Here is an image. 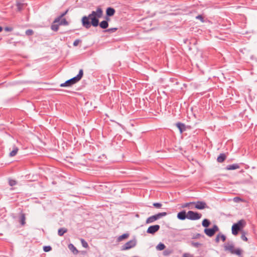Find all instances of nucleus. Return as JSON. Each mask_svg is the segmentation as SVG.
I'll return each instance as SVG.
<instances>
[{
  "mask_svg": "<svg viewBox=\"0 0 257 257\" xmlns=\"http://www.w3.org/2000/svg\"><path fill=\"white\" fill-rule=\"evenodd\" d=\"M103 12L101 8H97L96 11H92L88 16H84L82 18V26L86 29L91 27H97L99 25L98 19L102 16Z\"/></svg>",
  "mask_w": 257,
  "mask_h": 257,
  "instance_id": "f257e3e1",
  "label": "nucleus"
},
{
  "mask_svg": "<svg viewBox=\"0 0 257 257\" xmlns=\"http://www.w3.org/2000/svg\"><path fill=\"white\" fill-rule=\"evenodd\" d=\"M246 225V222L244 219L239 220L237 223H234L231 227L232 233L234 235L238 234L239 231H243L242 229Z\"/></svg>",
  "mask_w": 257,
  "mask_h": 257,
  "instance_id": "f03ea898",
  "label": "nucleus"
},
{
  "mask_svg": "<svg viewBox=\"0 0 257 257\" xmlns=\"http://www.w3.org/2000/svg\"><path fill=\"white\" fill-rule=\"evenodd\" d=\"M224 248L225 250L229 251L231 254L237 255L239 257L242 256V250L239 248L235 249L234 245L233 243L225 244Z\"/></svg>",
  "mask_w": 257,
  "mask_h": 257,
  "instance_id": "7ed1b4c3",
  "label": "nucleus"
},
{
  "mask_svg": "<svg viewBox=\"0 0 257 257\" xmlns=\"http://www.w3.org/2000/svg\"><path fill=\"white\" fill-rule=\"evenodd\" d=\"M83 74V71L82 69H80L79 71L78 74L76 76H75L69 80H68L64 83H62L60 85V86L61 87L69 86L73 84L76 83V82L79 81L81 79V78L82 77Z\"/></svg>",
  "mask_w": 257,
  "mask_h": 257,
  "instance_id": "20e7f679",
  "label": "nucleus"
},
{
  "mask_svg": "<svg viewBox=\"0 0 257 257\" xmlns=\"http://www.w3.org/2000/svg\"><path fill=\"white\" fill-rule=\"evenodd\" d=\"M137 244V240L136 239L134 238L133 239H132L127 242H126L125 244L122 245L121 246V250H125L130 249L134 247H135Z\"/></svg>",
  "mask_w": 257,
  "mask_h": 257,
  "instance_id": "39448f33",
  "label": "nucleus"
},
{
  "mask_svg": "<svg viewBox=\"0 0 257 257\" xmlns=\"http://www.w3.org/2000/svg\"><path fill=\"white\" fill-rule=\"evenodd\" d=\"M187 219L191 220H196L200 219L202 214L197 212L189 211L187 212Z\"/></svg>",
  "mask_w": 257,
  "mask_h": 257,
  "instance_id": "423d86ee",
  "label": "nucleus"
},
{
  "mask_svg": "<svg viewBox=\"0 0 257 257\" xmlns=\"http://www.w3.org/2000/svg\"><path fill=\"white\" fill-rule=\"evenodd\" d=\"M218 227L216 225H214L212 228H206L204 229V232L209 237L213 236L215 232L218 231Z\"/></svg>",
  "mask_w": 257,
  "mask_h": 257,
  "instance_id": "0eeeda50",
  "label": "nucleus"
},
{
  "mask_svg": "<svg viewBox=\"0 0 257 257\" xmlns=\"http://www.w3.org/2000/svg\"><path fill=\"white\" fill-rule=\"evenodd\" d=\"M160 228V226L159 225L156 224L154 225H151L149 226L147 230V232L148 233L154 234L156 232H157Z\"/></svg>",
  "mask_w": 257,
  "mask_h": 257,
  "instance_id": "6e6552de",
  "label": "nucleus"
},
{
  "mask_svg": "<svg viewBox=\"0 0 257 257\" xmlns=\"http://www.w3.org/2000/svg\"><path fill=\"white\" fill-rule=\"evenodd\" d=\"M194 204L195 205V208L199 210H202L208 207L206 203L204 201H198L195 202V203Z\"/></svg>",
  "mask_w": 257,
  "mask_h": 257,
  "instance_id": "1a4fd4ad",
  "label": "nucleus"
},
{
  "mask_svg": "<svg viewBox=\"0 0 257 257\" xmlns=\"http://www.w3.org/2000/svg\"><path fill=\"white\" fill-rule=\"evenodd\" d=\"M187 213L186 214V211L185 210L181 211L178 213L177 214V218L181 220H184L185 219L187 218Z\"/></svg>",
  "mask_w": 257,
  "mask_h": 257,
  "instance_id": "9d476101",
  "label": "nucleus"
},
{
  "mask_svg": "<svg viewBox=\"0 0 257 257\" xmlns=\"http://www.w3.org/2000/svg\"><path fill=\"white\" fill-rule=\"evenodd\" d=\"M19 151V148L15 145L13 146V150L10 153L9 156L11 157L15 156Z\"/></svg>",
  "mask_w": 257,
  "mask_h": 257,
  "instance_id": "9b49d317",
  "label": "nucleus"
},
{
  "mask_svg": "<svg viewBox=\"0 0 257 257\" xmlns=\"http://www.w3.org/2000/svg\"><path fill=\"white\" fill-rule=\"evenodd\" d=\"M109 20V18H106V20L101 22L99 24V26L100 28L103 29H106L108 26V23L107 21Z\"/></svg>",
  "mask_w": 257,
  "mask_h": 257,
  "instance_id": "f8f14e48",
  "label": "nucleus"
},
{
  "mask_svg": "<svg viewBox=\"0 0 257 257\" xmlns=\"http://www.w3.org/2000/svg\"><path fill=\"white\" fill-rule=\"evenodd\" d=\"M106 13L107 17L112 16L115 13V10L112 8L109 7L106 9Z\"/></svg>",
  "mask_w": 257,
  "mask_h": 257,
  "instance_id": "ddd939ff",
  "label": "nucleus"
},
{
  "mask_svg": "<svg viewBox=\"0 0 257 257\" xmlns=\"http://www.w3.org/2000/svg\"><path fill=\"white\" fill-rule=\"evenodd\" d=\"M239 167L240 166L238 164H233L227 165L226 167V169L228 170H232L239 169Z\"/></svg>",
  "mask_w": 257,
  "mask_h": 257,
  "instance_id": "4468645a",
  "label": "nucleus"
},
{
  "mask_svg": "<svg viewBox=\"0 0 257 257\" xmlns=\"http://www.w3.org/2000/svg\"><path fill=\"white\" fill-rule=\"evenodd\" d=\"M226 158V156L224 153L220 154L217 158V161L218 163L223 162Z\"/></svg>",
  "mask_w": 257,
  "mask_h": 257,
  "instance_id": "2eb2a0df",
  "label": "nucleus"
},
{
  "mask_svg": "<svg viewBox=\"0 0 257 257\" xmlns=\"http://www.w3.org/2000/svg\"><path fill=\"white\" fill-rule=\"evenodd\" d=\"M157 220H158L157 218V216H156V214H155L154 215L151 216L149 217H148L147 219L146 222L147 224L151 223L154 222V221H155Z\"/></svg>",
  "mask_w": 257,
  "mask_h": 257,
  "instance_id": "dca6fc26",
  "label": "nucleus"
},
{
  "mask_svg": "<svg viewBox=\"0 0 257 257\" xmlns=\"http://www.w3.org/2000/svg\"><path fill=\"white\" fill-rule=\"evenodd\" d=\"M68 248L74 254H77L78 253V250L73 244H69Z\"/></svg>",
  "mask_w": 257,
  "mask_h": 257,
  "instance_id": "f3484780",
  "label": "nucleus"
},
{
  "mask_svg": "<svg viewBox=\"0 0 257 257\" xmlns=\"http://www.w3.org/2000/svg\"><path fill=\"white\" fill-rule=\"evenodd\" d=\"M68 231L67 228L65 227H62L58 229V234L60 236H62L64 235V233H66Z\"/></svg>",
  "mask_w": 257,
  "mask_h": 257,
  "instance_id": "a211bd4d",
  "label": "nucleus"
},
{
  "mask_svg": "<svg viewBox=\"0 0 257 257\" xmlns=\"http://www.w3.org/2000/svg\"><path fill=\"white\" fill-rule=\"evenodd\" d=\"M195 203V202H187L182 204V208H188L189 209H192V207H190V205L192 204H194Z\"/></svg>",
  "mask_w": 257,
  "mask_h": 257,
  "instance_id": "6ab92c4d",
  "label": "nucleus"
},
{
  "mask_svg": "<svg viewBox=\"0 0 257 257\" xmlns=\"http://www.w3.org/2000/svg\"><path fill=\"white\" fill-rule=\"evenodd\" d=\"M210 224V221H209V220H208L207 219H203L202 222V226L203 227H206V228L207 227H208L209 226Z\"/></svg>",
  "mask_w": 257,
  "mask_h": 257,
  "instance_id": "aec40b11",
  "label": "nucleus"
},
{
  "mask_svg": "<svg viewBox=\"0 0 257 257\" xmlns=\"http://www.w3.org/2000/svg\"><path fill=\"white\" fill-rule=\"evenodd\" d=\"M67 11H66L65 12L62 14L60 16L56 18L54 21V23H57L58 22H59L61 20V19H62L63 17L66 14V13H67Z\"/></svg>",
  "mask_w": 257,
  "mask_h": 257,
  "instance_id": "412c9836",
  "label": "nucleus"
},
{
  "mask_svg": "<svg viewBox=\"0 0 257 257\" xmlns=\"http://www.w3.org/2000/svg\"><path fill=\"white\" fill-rule=\"evenodd\" d=\"M128 236H129V234L128 233H124V234L120 235L119 236H118V237L117 238V241H121L123 239L127 238L128 237Z\"/></svg>",
  "mask_w": 257,
  "mask_h": 257,
  "instance_id": "4be33fe9",
  "label": "nucleus"
},
{
  "mask_svg": "<svg viewBox=\"0 0 257 257\" xmlns=\"http://www.w3.org/2000/svg\"><path fill=\"white\" fill-rule=\"evenodd\" d=\"M167 214H168V213L167 212H160L157 214H156V215L157 216V219H159L163 217L166 216Z\"/></svg>",
  "mask_w": 257,
  "mask_h": 257,
  "instance_id": "5701e85b",
  "label": "nucleus"
},
{
  "mask_svg": "<svg viewBox=\"0 0 257 257\" xmlns=\"http://www.w3.org/2000/svg\"><path fill=\"white\" fill-rule=\"evenodd\" d=\"M25 215L24 214H22L20 216V222L22 225H24L26 223L25 222Z\"/></svg>",
  "mask_w": 257,
  "mask_h": 257,
  "instance_id": "b1692460",
  "label": "nucleus"
},
{
  "mask_svg": "<svg viewBox=\"0 0 257 257\" xmlns=\"http://www.w3.org/2000/svg\"><path fill=\"white\" fill-rule=\"evenodd\" d=\"M166 247L165 245L163 243H159L156 246V248L159 250H162Z\"/></svg>",
  "mask_w": 257,
  "mask_h": 257,
  "instance_id": "393cba45",
  "label": "nucleus"
},
{
  "mask_svg": "<svg viewBox=\"0 0 257 257\" xmlns=\"http://www.w3.org/2000/svg\"><path fill=\"white\" fill-rule=\"evenodd\" d=\"M59 25H64L67 26L68 25V22L66 21L65 19H61L59 22H58Z\"/></svg>",
  "mask_w": 257,
  "mask_h": 257,
  "instance_id": "a878e982",
  "label": "nucleus"
},
{
  "mask_svg": "<svg viewBox=\"0 0 257 257\" xmlns=\"http://www.w3.org/2000/svg\"><path fill=\"white\" fill-rule=\"evenodd\" d=\"M191 245L196 248H198L202 246V244L198 242H194V241H191Z\"/></svg>",
  "mask_w": 257,
  "mask_h": 257,
  "instance_id": "bb28decb",
  "label": "nucleus"
},
{
  "mask_svg": "<svg viewBox=\"0 0 257 257\" xmlns=\"http://www.w3.org/2000/svg\"><path fill=\"white\" fill-rule=\"evenodd\" d=\"M241 239L243 240V241H247L248 239H247V238L246 237V233L245 232L244 230H243V231H241Z\"/></svg>",
  "mask_w": 257,
  "mask_h": 257,
  "instance_id": "cd10ccee",
  "label": "nucleus"
},
{
  "mask_svg": "<svg viewBox=\"0 0 257 257\" xmlns=\"http://www.w3.org/2000/svg\"><path fill=\"white\" fill-rule=\"evenodd\" d=\"M81 244L84 248H88L89 247L88 243L83 238L80 239Z\"/></svg>",
  "mask_w": 257,
  "mask_h": 257,
  "instance_id": "c85d7f7f",
  "label": "nucleus"
},
{
  "mask_svg": "<svg viewBox=\"0 0 257 257\" xmlns=\"http://www.w3.org/2000/svg\"><path fill=\"white\" fill-rule=\"evenodd\" d=\"M24 5H25V4H24V3L18 2L17 4L18 10L19 11H20L22 9L23 7H24Z\"/></svg>",
  "mask_w": 257,
  "mask_h": 257,
  "instance_id": "c756f323",
  "label": "nucleus"
},
{
  "mask_svg": "<svg viewBox=\"0 0 257 257\" xmlns=\"http://www.w3.org/2000/svg\"><path fill=\"white\" fill-rule=\"evenodd\" d=\"M59 24H55V23H54L51 26V29L52 30H53L54 31H57L59 29Z\"/></svg>",
  "mask_w": 257,
  "mask_h": 257,
  "instance_id": "7c9ffc66",
  "label": "nucleus"
},
{
  "mask_svg": "<svg viewBox=\"0 0 257 257\" xmlns=\"http://www.w3.org/2000/svg\"><path fill=\"white\" fill-rule=\"evenodd\" d=\"M17 182L16 180L13 179H10L9 181V184L11 186H14L17 184Z\"/></svg>",
  "mask_w": 257,
  "mask_h": 257,
  "instance_id": "2f4dec72",
  "label": "nucleus"
},
{
  "mask_svg": "<svg viewBox=\"0 0 257 257\" xmlns=\"http://www.w3.org/2000/svg\"><path fill=\"white\" fill-rule=\"evenodd\" d=\"M175 126L178 127V128H184L185 127L184 124L181 122H177L175 124Z\"/></svg>",
  "mask_w": 257,
  "mask_h": 257,
  "instance_id": "473e14b6",
  "label": "nucleus"
},
{
  "mask_svg": "<svg viewBox=\"0 0 257 257\" xmlns=\"http://www.w3.org/2000/svg\"><path fill=\"white\" fill-rule=\"evenodd\" d=\"M153 205L157 208H161L162 206V204L159 202H155L153 204Z\"/></svg>",
  "mask_w": 257,
  "mask_h": 257,
  "instance_id": "72a5a7b5",
  "label": "nucleus"
},
{
  "mask_svg": "<svg viewBox=\"0 0 257 257\" xmlns=\"http://www.w3.org/2000/svg\"><path fill=\"white\" fill-rule=\"evenodd\" d=\"M43 250L45 252H48L52 250V247L50 245L44 246L43 247Z\"/></svg>",
  "mask_w": 257,
  "mask_h": 257,
  "instance_id": "f704fd0d",
  "label": "nucleus"
},
{
  "mask_svg": "<svg viewBox=\"0 0 257 257\" xmlns=\"http://www.w3.org/2000/svg\"><path fill=\"white\" fill-rule=\"evenodd\" d=\"M201 236V234L200 233H196L193 235L192 239H197L200 238Z\"/></svg>",
  "mask_w": 257,
  "mask_h": 257,
  "instance_id": "c9c22d12",
  "label": "nucleus"
},
{
  "mask_svg": "<svg viewBox=\"0 0 257 257\" xmlns=\"http://www.w3.org/2000/svg\"><path fill=\"white\" fill-rule=\"evenodd\" d=\"M80 42L81 41L80 40L77 39L73 42V45L74 46H77Z\"/></svg>",
  "mask_w": 257,
  "mask_h": 257,
  "instance_id": "e433bc0d",
  "label": "nucleus"
},
{
  "mask_svg": "<svg viewBox=\"0 0 257 257\" xmlns=\"http://www.w3.org/2000/svg\"><path fill=\"white\" fill-rule=\"evenodd\" d=\"M117 30V28H111L108 29L106 30L108 32H114Z\"/></svg>",
  "mask_w": 257,
  "mask_h": 257,
  "instance_id": "4c0bfd02",
  "label": "nucleus"
},
{
  "mask_svg": "<svg viewBox=\"0 0 257 257\" xmlns=\"http://www.w3.org/2000/svg\"><path fill=\"white\" fill-rule=\"evenodd\" d=\"M196 18L197 19H198L199 20H200L202 22H203L204 21H203V17L201 16V15H198L197 16Z\"/></svg>",
  "mask_w": 257,
  "mask_h": 257,
  "instance_id": "58836bf2",
  "label": "nucleus"
},
{
  "mask_svg": "<svg viewBox=\"0 0 257 257\" xmlns=\"http://www.w3.org/2000/svg\"><path fill=\"white\" fill-rule=\"evenodd\" d=\"M220 237L222 241H225L226 240V236L224 234H220Z\"/></svg>",
  "mask_w": 257,
  "mask_h": 257,
  "instance_id": "ea45409f",
  "label": "nucleus"
},
{
  "mask_svg": "<svg viewBox=\"0 0 257 257\" xmlns=\"http://www.w3.org/2000/svg\"><path fill=\"white\" fill-rule=\"evenodd\" d=\"M26 34L27 35H31L33 34V31L31 30H28L26 31Z\"/></svg>",
  "mask_w": 257,
  "mask_h": 257,
  "instance_id": "a19ab883",
  "label": "nucleus"
},
{
  "mask_svg": "<svg viewBox=\"0 0 257 257\" xmlns=\"http://www.w3.org/2000/svg\"><path fill=\"white\" fill-rule=\"evenodd\" d=\"M220 234H218L215 238V242L218 243L219 241Z\"/></svg>",
  "mask_w": 257,
  "mask_h": 257,
  "instance_id": "79ce46f5",
  "label": "nucleus"
},
{
  "mask_svg": "<svg viewBox=\"0 0 257 257\" xmlns=\"http://www.w3.org/2000/svg\"><path fill=\"white\" fill-rule=\"evenodd\" d=\"M5 30H6V31H10L11 30V28H8V27H6V28H5Z\"/></svg>",
  "mask_w": 257,
  "mask_h": 257,
  "instance_id": "37998d69",
  "label": "nucleus"
},
{
  "mask_svg": "<svg viewBox=\"0 0 257 257\" xmlns=\"http://www.w3.org/2000/svg\"><path fill=\"white\" fill-rule=\"evenodd\" d=\"M186 130H179L180 133L181 134L183 133L184 131H185Z\"/></svg>",
  "mask_w": 257,
  "mask_h": 257,
  "instance_id": "c03bdc74",
  "label": "nucleus"
},
{
  "mask_svg": "<svg viewBox=\"0 0 257 257\" xmlns=\"http://www.w3.org/2000/svg\"><path fill=\"white\" fill-rule=\"evenodd\" d=\"M3 30V28L2 27L0 26V32H2Z\"/></svg>",
  "mask_w": 257,
  "mask_h": 257,
  "instance_id": "a18cd8bd",
  "label": "nucleus"
},
{
  "mask_svg": "<svg viewBox=\"0 0 257 257\" xmlns=\"http://www.w3.org/2000/svg\"><path fill=\"white\" fill-rule=\"evenodd\" d=\"M234 199H239V198H238V197H236V198H234Z\"/></svg>",
  "mask_w": 257,
  "mask_h": 257,
  "instance_id": "49530a36",
  "label": "nucleus"
}]
</instances>
